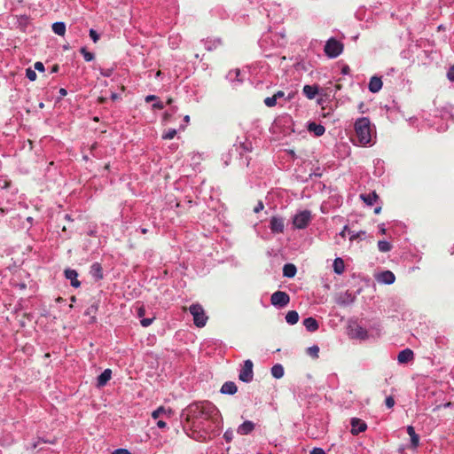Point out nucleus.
I'll list each match as a JSON object with an SVG mask.
<instances>
[{
    "label": "nucleus",
    "instance_id": "f257e3e1",
    "mask_svg": "<svg viewBox=\"0 0 454 454\" xmlns=\"http://www.w3.org/2000/svg\"><path fill=\"white\" fill-rule=\"evenodd\" d=\"M197 404L193 403L190 405L183 413V416L186 417V422L184 425V429L186 433V434L194 439L195 441L199 440V432L197 430V422H196V416L195 411L197 409Z\"/></svg>",
    "mask_w": 454,
    "mask_h": 454
},
{
    "label": "nucleus",
    "instance_id": "f03ea898",
    "mask_svg": "<svg viewBox=\"0 0 454 454\" xmlns=\"http://www.w3.org/2000/svg\"><path fill=\"white\" fill-rule=\"evenodd\" d=\"M355 132L359 143L365 145L371 142L372 129L371 121L367 117H362L355 122Z\"/></svg>",
    "mask_w": 454,
    "mask_h": 454
},
{
    "label": "nucleus",
    "instance_id": "7ed1b4c3",
    "mask_svg": "<svg viewBox=\"0 0 454 454\" xmlns=\"http://www.w3.org/2000/svg\"><path fill=\"white\" fill-rule=\"evenodd\" d=\"M202 420L209 421L214 427H218L220 423L219 411L208 401L200 402V425L203 424Z\"/></svg>",
    "mask_w": 454,
    "mask_h": 454
},
{
    "label": "nucleus",
    "instance_id": "20e7f679",
    "mask_svg": "<svg viewBox=\"0 0 454 454\" xmlns=\"http://www.w3.org/2000/svg\"><path fill=\"white\" fill-rule=\"evenodd\" d=\"M344 45L342 43L331 37L326 41L324 51L328 58L335 59L342 53Z\"/></svg>",
    "mask_w": 454,
    "mask_h": 454
},
{
    "label": "nucleus",
    "instance_id": "39448f33",
    "mask_svg": "<svg viewBox=\"0 0 454 454\" xmlns=\"http://www.w3.org/2000/svg\"><path fill=\"white\" fill-rule=\"evenodd\" d=\"M254 364L250 359L244 362V364L239 372V379L243 382H250L254 377Z\"/></svg>",
    "mask_w": 454,
    "mask_h": 454
},
{
    "label": "nucleus",
    "instance_id": "423d86ee",
    "mask_svg": "<svg viewBox=\"0 0 454 454\" xmlns=\"http://www.w3.org/2000/svg\"><path fill=\"white\" fill-rule=\"evenodd\" d=\"M290 301V296L287 293L283 291H277L270 296V302L273 306L283 308L286 307Z\"/></svg>",
    "mask_w": 454,
    "mask_h": 454
},
{
    "label": "nucleus",
    "instance_id": "0eeeda50",
    "mask_svg": "<svg viewBox=\"0 0 454 454\" xmlns=\"http://www.w3.org/2000/svg\"><path fill=\"white\" fill-rule=\"evenodd\" d=\"M311 220V214L308 210L301 211L296 214L294 217V225L298 229H304L307 227Z\"/></svg>",
    "mask_w": 454,
    "mask_h": 454
},
{
    "label": "nucleus",
    "instance_id": "6e6552de",
    "mask_svg": "<svg viewBox=\"0 0 454 454\" xmlns=\"http://www.w3.org/2000/svg\"><path fill=\"white\" fill-rule=\"evenodd\" d=\"M174 415V411L170 408H165L164 406H160L155 411H153L152 417L154 419H170Z\"/></svg>",
    "mask_w": 454,
    "mask_h": 454
},
{
    "label": "nucleus",
    "instance_id": "1a4fd4ad",
    "mask_svg": "<svg viewBox=\"0 0 454 454\" xmlns=\"http://www.w3.org/2000/svg\"><path fill=\"white\" fill-rule=\"evenodd\" d=\"M64 276L70 281L71 286L78 288L81 286V282L78 280V272L73 269H66Z\"/></svg>",
    "mask_w": 454,
    "mask_h": 454
},
{
    "label": "nucleus",
    "instance_id": "9d476101",
    "mask_svg": "<svg viewBox=\"0 0 454 454\" xmlns=\"http://www.w3.org/2000/svg\"><path fill=\"white\" fill-rule=\"evenodd\" d=\"M351 433L354 435L364 432L367 428L366 423L357 418H354L351 419Z\"/></svg>",
    "mask_w": 454,
    "mask_h": 454
},
{
    "label": "nucleus",
    "instance_id": "9b49d317",
    "mask_svg": "<svg viewBox=\"0 0 454 454\" xmlns=\"http://www.w3.org/2000/svg\"><path fill=\"white\" fill-rule=\"evenodd\" d=\"M90 274L95 281L103 279V268L99 262H93L90 269Z\"/></svg>",
    "mask_w": 454,
    "mask_h": 454
},
{
    "label": "nucleus",
    "instance_id": "f8f14e48",
    "mask_svg": "<svg viewBox=\"0 0 454 454\" xmlns=\"http://www.w3.org/2000/svg\"><path fill=\"white\" fill-rule=\"evenodd\" d=\"M414 358V353L410 348H405L399 352L397 360L400 364H405L408 363Z\"/></svg>",
    "mask_w": 454,
    "mask_h": 454
},
{
    "label": "nucleus",
    "instance_id": "ddd939ff",
    "mask_svg": "<svg viewBox=\"0 0 454 454\" xmlns=\"http://www.w3.org/2000/svg\"><path fill=\"white\" fill-rule=\"evenodd\" d=\"M112 371L111 369H105L104 372L97 378V386L98 387H104L111 380Z\"/></svg>",
    "mask_w": 454,
    "mask_h": 454
},
{
    "label": "nucleus",
    "instance_id": "4468645a",
    "mask_svg": "<svg viewBox=\"0 0 454 454\" xmlns=\"http://www.w3.org/2000/svg\"><path fill=\"white\" fill-rule=\"evenodd\" d=\"M270 229L273 232L281 233L284 231V221L281 218L272 217L270 219Z\"/></svg>",
    "mask_w": 454,
    "mask_h": 454
},
{
    "label": "nucleus",
    "instance_id": "2eb2a0df",
    "mask_svg": "<svg viewBox=\"0 0 454 454\" xmlns=\"http://www.w3.org/2000/svg\"><path fill=\"white\" fill-rule=\"evenodd\" d=\"M407 434L411 437V446L413 449H416L419 444V436L416 434L415 429L412 426L407 427Z\"/></svg>",
    "mask_w": 454,
    "mask_h": 454
},
{
    "label": "nucleus",
    "instance_id": "dca6fc26",
    "mask_svg": "<svg viewBox=\"0 0 454 454\" xmlns=\"http://www.w3.org/2000/svg\"><path fill=\"white\" fill-rule=\"evenodd\" d=\"M238 391V387L233 381H226L221 387V393L225 395H234Z\"/></svg>",
    "mask_w": 454,
    "mask_h": 454
},
{
    "label": "nucleus",
    "instance_id": "f3484780",
    "mask_svg": "<svg viewBox=\"0 0 454 454\" xmlns=\"http://www.w3.org/2000/svg\"><path fill=\"white\" fill-rule=\"evenodd\" d=\"M382 88V81L380 78L373 76L369 82V90L372 93L379 92Z\"/></svg>",
    "mask_w": 454,
    "mask_h": 454
},
{
    "label": "nucleus",
    "instance_id": "a211bd4d",
    "mask_svg": "<svg viewBox=\"0 0 454 454\" xmlns=\"http://www.w3.org/2000/svg\"><path fill=\"white\" fill-rule=\"evenodd\" d=\"M308 130L309 132H313L317 137H320L325 134V128L321 124H317L316 122H310L308 125Z\"/></svg>",
    "mask_w": 454,
    "mask_h": 454
},
{
    "label": "nucleus",
    "instance_id": "6ab92c4d",
    "mask_svg": "<svg viewBox=\"0 0 454 454\" xmlns=\"http://www.w3.org/2000/svg\"><path fill=\"white\" fill-rule=\"evenodd\" d=\"M378 279L385 284L391 285L395 282V277L392 271L385 270L380 275Z\"/></svg>",
    "mask_w": 454,
    "mask_h": 454
},
{
    "label": "nucleus",
    "instance_id": "aec40b11",
    "mask_svg": "<svg viewBox=\"0 0 454 454\" xmlns=\"http://www.w3.org/2000/svg\"><path fill=\"white\" fill-rule=\"evenodd\" d=\"M360 198L368 206L373 205L379 200V196L376 192H372L368 194H361Z\"/></svg>",
    "mask_w": 454,
    "mask_h": 454
},
{
    "label": "nucleus",
    "instance_id": "412c9836",
    "mask_svg": "<svg viewBox=\"0 0 454 454\" xmlns=\"http://www.w3.org/2000/svg\"><path fill=\"white\" fill-rule=\"evenodd\" d=\"M350 331L353 338L364 340L367 337V331L362 326L356 325Z\"/></svg>",
    "mask_w": 454,
    "mask_h": 454
},
{
    "label": "nucleus",
    "instance_id": "4be33fe9",
    "mask_svg": "<svg viewBox=\"0 0 454 454\" xmlns=\"http://www.w3.org/2000/svg\"><path fill=\"white\" fill-rule=\"evenodd\" d=\"M303 325L309 332H316L319 325L317 321L313 317H307L303 320Z\"/></svg>",
    "mask_w": 454,
    "mask_h": 454
},
{
    "label": "nucleus",
    "instance_id": "5701e85b",
    "mask_svg": "<svg viewBox=\"0 0 454 454\" xmlns=\"http://www.w3.org/2000/svg\"><path fill=\"white\" fill-rule=\"evenodd\" d=\"M254 425L252 421H245L239 428L238 433L240 434H247L254 430Z\"/></svg>",
    "mask_w": 454,
    "mask_h": 454
},
{
    "label": "nucleus",
    "instance_id": "b1692460",
    "mask_svg": "<svg viewBox=\"0 0 454 454\" xmlns=\"http://www.w3.org/2000/svg\"><path fill=\"white\" fill-rule=\"evenodd\" d=\"M297 272V269L293 263H286L283 267V275L286 278H294Z\"/></svg>",
    "mask_w": 454,
    "mask_h": 454
},
{
    "label": "nucleus",
    "instance_id": "393cba45",
    "mask_svg": "<svg viewBox=\"0 0 454 454\" xmlns=\"http://www.w3.org/2000/svg\"><path fill=\"white\" fill-rule=\"evenodd\" d=\"M302 91L308 98L312 99L318 93V89L317 86L305 85Z\"/></svg>",
    "mask_w": 454,
    "mask_h": 454
},
{
    "label": "nucleus",
    "instance_id": "a878e982",
    "mask_svg": "<svg viewBox=\"0 0 454 454\" xmlns=\"http://www.w3.org/2000/svg\"><path fill=\"white\" fill-rule=\"evenodd\" d=\"M52 31L60 36H63L66 33V24L62 21H57L52 24Z\"/></svg>",
    "mask_w": 454,
    "mask_h": 454
},
{
    "label": "nucleus",
    "instance_id": "bb28decb",
    "mask_svg": "<svg viewBox=\"0 0 454 454\" xmlns=\"http://www.w3.org/2000/svg\"><path fill=\"white\" fill-rule=\"evenodd\" d=\"M298 320H299V314L295 310H290L286 315V321L289 325H294L298 322Z\"/></svg>",
    "mask_w": 454,
    "mask_h": 454
},
{
    "label": "nucleus",
    "instance_id": "cd10ccee",
    "mask_svg": "<svg viewBox=\"0 0 454 454\" xmlns=\"http://www.w3.org/2000/svg\"><path fill=\"white\" fill-rule=\"evenodd\" d=\"M271 374L276 379H280L284 376V367L277 364L271 368Z\"/></svg>",
    "mask_w": 454,
    "mask_h": 454
},
{
    "label": "nucleus",
    "instance_id": "c85d7f7f",
    "mask_svg": "<svg viewBox=\"0 0 454 454\" xmlns=\"http://www.w3.org/2000/svg\"><path fill=\"white\" fill-rule=\"evenodd\" d=\"M344 269H345V266H344L343 260L341 258H336L333 262L334 272L337 274H341V273H343Z\"/></svg>",
    "mask_w": 454,
    "mask_h": 454
},
{
    "label": "nucleus",
    "instance_id": "c756f323",
    "mask_svg": "<svg viewBox=\"0 0 454 454\" xmlns=\"http://www.w3.org/2000/svg\"><path fill=\"white\" fill-rule=\"evenodd\" d=\"M190 312L193 317V324L199 327V303H194L190 307Z\"/></svg>",
    "mask_w": 454,
    "mask_h": 454
},
{
    "label": "nucleus",
    "instance_id": "7c9ffc66",
    "mask_svg": "<svg viewBox=\"0 0 454 454\" xmlns=\"http://www.w3.org/2000/svg\"><path fill=\"white\" fill-rule=\"evenodd\" d=\"M378 247H379V250L380 252H388L391 250L392 248V246L389 242L386 241V240H380L378 242Z\"/></svg>",
    "mask_w": 454,
    "mask_h": 454
},
{
    "label": "nucleus",
    "instance_id": "2f4dec72",
    "mask_svg": "<svg viewBox=\"0 0 454 454\" xmlns=\"http://www.w3.org/2000/svg\"><path fill=\"white\" fill-rule=\"evenodd\" d=\"M80 52L82 53L84 60L87 62L92 61L95 58L94 53L88 51L85 47H82Z\"/></svg>",
    "mask_w": 454,
    "mask_h": 454
},
{
    "label": "nucleus",
    "instance_id": "473e14b6",
    "mask_svg": "<svg viewBox=\"0 0 454 454\" xmlns=\"http://www.w3.org/2000/svg\"><path fill=\"white\" fill-rule=\"evenodd\" d=\"M349 234H350V237H349V240L350 241H353L355 239H364L365 237H366V231H360L358 232H353V231H349Z\"/></svg>",
    "mask_w": 454,
    "mask_h": 454
},
{
    "label": "nucleus",
    "instance_id": "72a5a7b5",
    "mask_svg": "<svg viewBox=\"0 0 454 454\" xmlns=\"http://www.w3.org/2000/svg\"><path fill=\"white\" fill-rule=\"evenodd\" d=\"M176 135V129H168L162 134V139H172Z\"/></svg>",
    "mask_w": 454,
    "mask_h": 454
},
{
    "label": "nucleus",
    "instance_id": "f704fd0d",
    "mask_svg": "<svg viewBox=\"0 0 454 454\" xmlns=\"http://www.w3.org/2000/svg\"><path fill=\"white\" fill-rule=\"evenodd\" d=\"M307 353L310 356H312L314 358H317L318 357V353H319V348L317 346H316V345H314L312 347H309L307 349Z\"/></svg>",
    "mask_w": 454,
    "mask_h": 454
},
{
    "label": "nucleus",
    "instance_id": "c9c22d12",
    "mask_svg": "<svg viewBox=\"0 0 454 454\" xmlns=\"http://www.w3.org/2000/svg\"><path fill=\"white\" fill-rule=\"evenodd\" d=\"M26 77L31 81V82H34L36 80V77H37V74L35 73V70L32 69V68H27L26 70Z\"/></svg>",
    "mask_w": 454,
    "mask_h": 454
},
{
    "label": "nucleus",
    "instance_id": "e433bc0d",
    "mask_svg": "<svg viewBox=\"0 0 454 454\" xmlns=\"http://www.w3.org/2000/svg\"><path fill=\"white\" fill-rule=\"evenodd\" d=\"M114 67L99 68V73L104 77H110L114 74Z\"/></svg>",
    "mask_w": 454,
    "mask_h": 454
},
{
    "label": "nucleus",
    "instance_id": "4c0bfd02",
    "mask_svg": "<svg viewBox=\"0 0 454 454\" xmlns=\"http://www.w3.org/2000/svg\"><path fill=\"white\" fill-rule=\"evenodd\" d=\"M264 104L268 106V107H273L277 105V98L276 97L273 95L272 97H267L265 99H264Z\"/></svg>",
    "mask_w": 454,
    "mask_h": 454
},
{
    "label": "nucleus",
    "instance_id": "58836bf2",
    "mask_svg": "<svg viewBox=\"0 0 454 454\" xmlns=\"http://www.w3.org/2000/svg\"><path fill=\"white\" fill-rule=\"evenodd\" d=\"M153 109V110H161L165 107L164 104L159 100V98L157 100H154L153 101V106H152Z\"/></svg>",
    "mask_w": 454,
    "mask_h": 454
},
{
    "label": "nucleus",
    "instance_id": "ea45409f",
    "mask_svg": "<svg viewBox=\"0 0 454 454\" xmlns=\"http://www.w3.org/2000/svg\"><path fill=\"white\" fill-rule=\"evenodd\" d=\"M153 320H154V317H153V318L143 317L140 320V324L143 327H148L149 325H151L153 324Z\"/></svg>",
    "mask_w": 454,
    "mask_h": 454
},
{
    "label": "nucleus",
    "instance_id": "a19ab883",
    "mask_svg": "<svg viewBox=\"0 0 454 454\" xmlns=\"http://www.w3.org/2000/svg\"><path fill=\"white\" fill-rule=\"evenodd\" d=\"M90 36L92 39L93 43H97L99 40V35L93 28L90 29Z\"/></svg>",
    "mask_w": 454,
    "mask_h": 454
},
{
    "label": "nucleus",
    "instance_id": "79ce46f5",
    "mask_svg": "<svg viewBox=\"0 0 454 454\" xmlns=\"http://www.w3.org/2000/svg\"><path fill=\"white\" fill-rule=\"evenodd\" d=\"M176 111H177V108L176 106L171 107V112L170 113L166 112L164 114V116H163L164 121H167L171 117V115L173 114H175Z\"/></svg>",
    "mask_w": 454,
    "mask_h": 454
},
{
    "label": "nucleus",
    "instance_id": "37998d69",
    "mask_svg": "<svg viewBox=\"0 0 454 454\" xmlns=\"http://www.w3.org/2000/svg\"><path fill=\"white\" fill-rule=\"evenodd\" d=\"M207 320V317L205 316L204 310L200 308V328L203 327Z\"/></svg>",
    "mask_w": 454,
    "mask_h": 454
},
{
    "label": "nucleus",
    "instance_id": "c03bdc74",
    "mask_svg": "<svg viewBox=\"0 0 454 454\" xmlns=\"http://www.w3.org/2000/svg\"><path fill=\"white\" fill-rule=\"evenodd\" d=\"M386 406L387 408H392L395 405V400L392 396H387L385 400Z\"/></svg>",
    "mask_w": 454,
    "mask_h": 454
},
{
    "label": "nucleus",
    "instance_id": "a18cd8bd",
    "mask_svg": "<svg viewBox=\"0 0 454 454\" xmlns=\"http://www.w3.org/2000/svg\"><path fill=\"white\" fill-rule=\"evenodd\" d=\"M447 77L450 82H454V65L450 67Z\"/></svg>",
    "mask_w": 454,
    "mask_h": 454
},
{
    "label": "nucleus",
    "instance_id": "49530a36",
    "mask_svg": "<svg viewBox=\"0 0 454 454\" xmlns=\"http://www.w3.org/2000/svg\"><path fill=\"white\" fill-rule=\"evenodd\" d=\"M263 208H264V205H263L262 201L260 200V201H258L257 205L254 207V213H259Z\"/></svg>",
    "mask_w": 454,
    "mask_h": 454
},
{
    "label": "nucleus",
    "instance_id": "de8ad7c7",
    "mask_svg": "<svg viewBox=\"0 0 454 454\" xmlns=\"http://www.w3.org/2000/svg\"><path fill=\"white\" fill-rule=\"evenodd\" d=\"M34 67H35L34 70H37L39 72L44 71V65L40 61L35 62Z\"/></svg>",
    "mask_w": 454,
    "mask_h": 454
},
{
    "label": "nucleus",
    "instance_id": "09e8293b",
    "mask_svg": "<svg viewBox=\"0 0 454 454\" xmlns=\"http://www.w3.org/2000/svg\"><path fill=\"white\" fill-rule=\"evenodd\" d=\"M49 442V443H53L54 442L53 441H49V440H43V439H40L38 440L37 442H34L32 444H31V449L34 450V449H36L39 442Z\"/></svg>",
    "mask_w": 454,
    "mask_h": 454
},
{
    "label": "nucleus",
    "instance_id": "8fccbe9b",
    "mask_svg": "<svg viewBox=\"0 0 454 454\" xmlns=\"http://www.w3.org/2000/svg\"><path fill=\"white\" fill-rule=\"evenodd\" d=\"M113 454H131V452L129 450H128L127 449H123V448H119V449H116Z\"/></svg>",
    "mask_w": 454,
    "mask_h": 454
},
{
    "label": "nucleus",
    "instance_id": "3c124183",
    "mask_svg": "<svg viewBox=\"0 0 454 454\" xmlns=\"http://www.w3.org/2000/svg\"><path fill=\"white\" fill-rule=\"evenodd\" d=\"M165 420H166V419H157V423H156L157 427L159 428H161V429L166 428L167 427V423H166Z\"/></svg>",
    "mask_w": 454,
    "mask_h": 454
},
{
    "label": "nucleus",
    "instance_id": "603ef678",
    "mask_svg": "<svg viewBox=\"0 0 454 454\" xmlns=\"http://www.w3.org/2000/svg\"><path fill=\"white\" fill-rule=\"evenodd\" d=\"M158 99V97L155 96V95H147L145 98V101L146 103H149V102H152V101H154V100H157Z\"/></svg>",
    "mask_w": 454,
    "mask_h": 454
},
{
    "label": "nucleus",
    "instance_id": "864d4df0",
    "mask_svg": "<svg viewBox=\"0 0 454 454\" xmlns=\"http://www.w3.org/2000/svg\"><path fill=\"white\" fill-rule=\"evenodd\" d=\"M145 309L143 306H141L137 309V317H138L143 318V317L145 316Z\"/></svg>",
    "mask_w": 454,
    "mask_h": 454
},
{
    "label": "nucleus",
    "instance_id": "5fc2aeb1",
    "mask_svg": "<svg viewBox=\"0 0 454 454\" xmlns=\"http://www.w3.org/2000/svg\"><path fill=\"white\" fill-rule=\"evenodd\" d=\"M310 454H326L323 449H320V448H314L311 451H310Z\"/></svg>",
    "mask_w": 454,
    "mask_h": 454
},
{
    "label": "nucleus",
    "instance_id": "6e6d98bb",
    "mask_svg": "<svg viewBox=\"0 0 454 454\" xmlns=\"http://www.w3.org/2000/svg\"><path fill=\"white\" fill-rule=\"evenodd\" d=\"M224 438L226 439L227 442H231V439H232V433L229 432V431H226L224 433Z\"/></svg>",
    "mask_w": 454,
    "mask_h": 454
},
{
    "label": "nucleus",
    "instance_id": "4d7b16f0",
    "mask_svg": "<svg viewBox=\"0 0 454 454\" xmlns=\"http://www.w3.org/2000/svg\"><path fill=\"white\" fill-rule=\"evenodd\" d=\"M274 96L276 97V98H277V100H278V98H283V97L285 96V93H284V91H282V90H278V91H277V92L274 94Z\"/></svg>",
    "mask_w": 454,
    "mask_h": 454
},
{
    "label": "nucleus",
    "instance_id": "13d9d810",
    "mask_svg": "<svg viewBox=\"0 0 454 454\" xmlns=\"http://www.w3.org/2000/svg\"><path fill=\"white\" fill-rule=\"evenodd\" d=\"M348 230L347 225L344 226L343 230L340 232V235L344 238L346 236V231Z\"/></svg>",
    "mask_w": 454,
    "mask_h": 454
},
{
    "label": "nucleus",
    "instance_id": "bf43d9fd",
    "mask_svg": "<svg viewBox=\"0 0 454 454\" xmlns=\"http://www.w3.org/2000/svg\"><path fill=\"white\" fill-rule=\"evenodd\" d=\"M59 94L61 97H65L67 94V91L66 89L61 88V89H59Z\"/></svg>",
    "mask_w": 454,
    "mask_h": 454
},
{
    "label": "nucleus",
    "instance_id": "052dcab7",
    "mask_svg": "<svg viewBox=\"0 0 454 454\" xmlns=\"http://www.w3.org/2000/svg\"><path fill=\"white\" fill-rule=\"evenodd\" d=\"M380 211H381V207L380 206H379V207L374 208V213L377 214V215L380 214Z\"/></svg>",
    "mask_w": 454,
    "mask_h": 454
},
{
    "label": "nucleus",
    "instance_id": "680f3d73",
    "mask_svg": "<svg viewBox=\"0 0 454 454\" xmlns=\"http://www.w3.org/2000/svg\"><path fill=\"white\" fill-rule=\"evenodd\" d=\"M348 71H349V67H348V66H346V67H344L342 68V73H343V74H348Z\"/></svg>",
    "mask_w": 454,
    "mask_h": 454
},
{
    "label": "nucleus",
    "instance_id": "e2e57ef3",
    "mask_svg": "<svg viewBox=\"0 0 454 454\" xmlns=\"http://www.w3.org/2000/svg\"><path fill=\"white\" fill-rule=\"evenodd\" d=\"M118 98H119L118 94H116V93H112V95H111V98H112L113 100H115V99H117Z\"/></svg>",
    "mask_w": 454,
    "mask_h": 454
},
{
    "label": "nucleus",
    "instance_id": "0e129e2a",
    "mask_svg": "<svg viewBox=\"0 0 454 454\" xmlns=\"http://www.w3.org/2000/svg\"><path fill=\"white\" fill-rule=\"evenodd\" d=\"M171 40H172V38H169V44L171 45V47H172V48L176 47V42H172Z\"/></svg>",
    "mask_w": 454,
    "mask_h": 454
},
{
    "label": "nucleus",
    "instance_id": "69168bd1",
    "mask_svg": "<svg viewBox=\"0 0 454 454\" xmlns=\"http://www.w3.org/2000/svg\"><path fill=\"white\" fill-rule=\"evenodd\" d=\"M363 107H364V103H360V105H359V110H360V112H362V113H364Z\"/></svg>",
    "mask_w": 454,
    "mask_h": 454
},
{
    "label": "nucleus",
    "instance_id": "338daca9",
    "mask_svg": "<svg viewBox=\"0 0 454 454\" xmlns=\"http://www.w3.org/2000/svg\"><path fill=\"white\" fill-rule=\"evenodd\" d=\"M140 230H141V232H142L143 234L147 233V229H145V228H141Z\"/></svg>",
    "mask_w": 454,
    "mask_h": 454
},
{
    "label": "nucleus",
    "instance_id": "774afa93",
    "mask_svg": "<svg viewBox=\"0 0 454 454\" xmlns=\"http://www.w3.org/2000/svg\"><path fill=\"white\" fill-rule=\"evenodd\" d=\"M172 102H173V99L168 98V101H167V104L171 106Z\"/></svg>",
    "mask_w": 454,
    "mask_h": 454
}]
</instances>
